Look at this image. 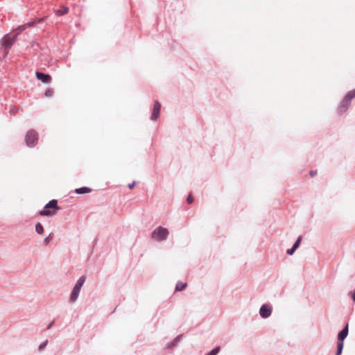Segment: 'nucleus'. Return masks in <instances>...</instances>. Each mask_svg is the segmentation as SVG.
Instances as JSON below:
<instances>
[{
	"instance_id": "1a4fd4ad",
	"label": "nucleus",
	"mask_w": 355,
	"mask_h": 355,
	"mask_svg": "<svg viewBox=\"0 0 355 355\" xmlns=\"http://www.w3.org/2000/svg\"><path fill=\"white\" fill-rule=\"evenodd\" d=\"M348 334V326L347 325L344 329H343L338 335L339 342H343Z\"/></svg>"
},
{
	"instance_id": "0eeeda50",
	"label": "nucleus",
	"mask_w": 355,
	"mask_h": 355,
	"mask_svg": "<svg viewBox=\"0 0 355 355\" xmlns=\"http://www.w3.org/2000/svg\"><path fill=\"white\" fill-rule=\"evenodd\" d=\"M161 109V105L159 102L155 101L153 106V113L151 115V119L155 121L159 116Z\"/></svg>"
},
{
	"instance_id": "f3484780",
	"label": "nucleus",
	"mask_w": 355,
	"mask_h": 355,
	"mask_svg": "<svg viewBox=\"0 0 355 355\" xmlns=\"http://www.w3.org/2000/svg\"><path fill=\"white\" fill-rule=\"evenodd\" d=\"M52 236H53V234H52V233H51V234H50L47 237H46V238L44 239L43 243H44V245H47L49 243V242H50V241H51V239H52Z\"/></svg>"
},
{
	"instance_id": "423d86ee",
	"label": "nucleus",
	"mask_w": 355,
	"mask_h": 355,
	"mask_svg": "<svg viewBox=\"0 0 355 355\" xmlns=\"http://www.w3.org/2000/svg\"><path fill=\"white\" fill-rule=\"evenodd\" d=\"M37 141V135L34 130H30L27 132L26 136V144L28 146H34Z\"/></svg>"
},
{
	"instance_id": "393cba45",
	"label": "nucleus",
	"mask_w": 355,
	"mask_h": 355,
	"mask_svg": "<svg viewBox=\"0 0 355 355\" xmlns=\"http://www.w3.org/2000/svg\"><path fill=\"white\" fill-rule=\"evenodd\" d=\"M311 176H313V175H314V173L311 172Z\"/></svg>"
},
{
	"instance_id": "4be33fe9",
	"label": "nucleus",
	"mask_w": 355,
	"mask_h": 355,
	"mask_svg": "<svg viewBox=\"0 0 355 355\" xmlns=\"http://www.w3.org/2000/svg\"><path fill=\"white\" fill-rule=\"evenodd\" d=\"M178 339V338H177L171 344L168 345L167 347L170 348V347H172L173 346H174L176 344Z\"/></svg>"
},
{
	"instance_id": "6ab92c4d",
	"label": "nucleus",
	"mask_w": 355,
	"mask_h": 355,
	"mask_svg": "<svg viewBox=\"0 0 355 355\" xmlns=\"http://www.w3.org/2000/svg\"><path fill=\"white\" fill-rule=\"evenodd\" d=\"M53 93V91L52 89H48L45 92V96L47 97H51V96H52Z\"/></svg>"
},
{
	"instance_id": "6e6552de",
	"label": "nucleus",
	"mask_w": 355,
	"mask_h": 355,
	"mask_svg": "<svg viewBox=\"0 0 355 355\" xmlns=\"http://www.w3.org/2000/svg\"><path fill=\"white\" fill-rule=\"evenodd\" d=\"M36 76L38 79L41 80L44 83H48L51 80V76L42 73L37 72Z\"/></svg>"
},
{
	"instance_id": "39448f33",
	"label": "nucleus",
	"mask_w": 355,
	"mask_h": 355,
	"mask_svg": "<svg viewBox=\"0 0 355 355\" xmlns=\"http://www.w3.org/2000/svg\"><path fill=\"white\" fill-rule=\"evenodd\" d=\"M272 306L268 304H263L259 309V314L262 318H268L271 315Z\"/></svg>"
},
{
	"instance_id": "f03ea898",
	"label": "nucleus",
	"mask_w": 355,
	"mask_h": 355,
	"mask_svg": "<svg viewBox=\"0 0 355 355\" xmlns=\"http://www.w3.org/2000/svg\"><path fill=\"white\" fill-rule=\"evenodd\" d=\"M85 281V276H81L78 279V281L76 282V283L71 291V293L70 295V299H69L70 302L73 303L77 300L79 293H80V289H81L83 285L84 284Z\"/></svg>"
},
{
	"instance_id": "4468645a",
	"label": "nucleus",
	"mask_w": 355,
	"mask_h": 355,
	"mask_svg": "<svg viewBox=\"0 0 355 355\" xmlns=\"http://www.w3.org/2000/svg\"><path fill=\"white\" fill-rule=\"evenodd\" d=\"M185 287H186V284L182 283V282H178V283L176 284L175 290H176V291H182V290H183Z\"/></svg>"
},
{
	"instance_id": "7ed1b4c3",
	"label": "nucleus",
	"mask_w": 355,
	"mask_h": 355,
	"mask_svg": "<svg viewBox=\"0 0 355 355\" xmlns=\"http://www.w3.org/2000/svg\"><path fill=\"white\" fill-rule=\"evenodd\" d=\"M354 97H355V89L354 90L349 92L346 95V96L345 97L343 101H342V103L338 108L340 113H343L346 111V110L348 108V107L350 104L351 100L352 98H354Z\"/></svg>"
},
{
	"instance_id": "20e7f679",
	"label": "nucleus",
	"mask_w": 355,
	"mask_h": 355,
	"mask_svg": "<svg viewBox=\"0 0 355 355\" xmlns=\"http://www.w3.org/2000/svg\"><path fill=\"white\" fill-rule=\"evenodd\" d=\"M49 209H58V207L57 206V201L55 200H51L49 203H47L44 209L41 211L40 212V214L41 216H53L55 214V211H50Z\"/></svg>"
},
{
	"instance_id": "f8f14e48",
	"label": "nucleus",
	"mask_w": 355,
	"mask_h": 355,
	"mask_svg": "<svg viewBox=\"0 0 355 355\" xmlns=\"http://www.w3.org/2000/svg\"><path fill=\"white\" fill-rule=\"evenodd\" d=\"M35 231L39 234H42L43 233L44 228L41 223H38L35 225Z\"/></svg>"
},
{
	"instance_id": "412c9836",
	"label": "nucleus",
	"mask_w": 355,
	"mask_h": 355,
	"mask_svg": "<svg viewBox=\"0 0 355 355\" xmlns=\"http://www.w3.org/2000/svg\"><path fill=\"white\" fill-rule=\"evenodd\" d=\"M187 201L188 203L191 204V203L193 202V198H192L191 196H188V198L187 199Z\"/></svg>"
},
{
	"instance_id": "ddd939ff",
	"label": "nucleus",
	"mask_w": 355,
	"mask_h": 355,
	"mask_svg": "<svg viewBox=\"0 0 355 355\" xmlns=\"http://www.w3.org/2000/svg\"><path fill=\"white\" fill-rule=\"evenodd\" d=\"M68 8L63 6L61 9L56 10V15H62L68 12Z\"/></svg>"
},
{
	"instance_id": "9d476101",
	"label": "nucleus",
	"mask_w": 355,
	"mask_h": 355,
	"mask_svg": "<svg viewBox=\"0 0 355 355\" xmlns=\"http://www.w3.org/2000/svg\"><path fill=\"white\" fill-rule=\"evenodd\" d=\"M15 37H5L3 38V45L6 47L10 46L15 42Z\"/></svg>"
},
{
	"instance_id": "aec40b11",
	"label": "nucleus",
	"mask_w": 355,
	"mask_h": 355,
	"mask_svg": "<svg viewBox=\"0 0 355 355\" xmlns=\"http://www.w3.org/2000/svg\"><path fill=\"white\" fill-rule=\"evenodd\" d=\"M295 250H295V249H294V248L293 247V248H291V249H288V250H287V251H286V252H287V254H293V252H294Z\"/></svg>"
},
{
	"instance_id": "9b49d317",
	"label": "nucleus",
	"mask_w": 355,
	"mask_h": 355,
	"mask_svg": "<svg viewBox=\"0 0 355 355\" xmlns=\"http://www.w3.org/2000/svg\"><path fill=\"white\" fill-rule=\"evenodd\" d=\"M91 189L88 187H81L76 190V192L79 194L87 193H89Z\"/></svg>"
},
{
	"instance_id": "b1692460",
	"label": "nucleus",
	"mask_w": 355,
	"mask_h": 355,
	"mask_svg": "<svg viewBox=\"0 0 355 355\" xmlns=\"http://www.w3.org/2000/svg\"><path fill=\"white\" fill-rule=\"evenodd\" d=\"M45 345H46V343H42V345H40V347H39L40 349H41L42 347H44L45 346Z\"/></svg>"
},
{
	"instance_id": "dca6fc26",
	"label": "nucleus",
	"mask_w": 355,
	"mask_h": 355,
	"mask_svg": "<svg viewBox=\"0 0 355 355\" xmlns=\"http://www.w3.org/2000/svg\"><path fill=\"white\" fill-rule=\"evenodd\" d=\"M343 348V342H339L338 343V349H337L336 355H340L341 354Z\"/></svg>"
},
{
	"instance_id": "2eb2a0df",
	"label": "nucleus",
	"mask_w": 355,
	"mask_h": 355,
	"mask_svg": "<svg viewBox=\"0 0 355 355\" xmlns=\"http://www.w3.org/2000/svg\"><path fill=\"white\" fill-rule=\"evenodd\" d=\"M220 349V347H216L214 349H213L211 352H209L208 354H207L206 355H217L218 353L219 352Z\"/></svg>"
},
{
	"instance_id": "a211bd4d",
	"label": "nucleus",
	"mask_w": 355,
	"mask_h": 355,
	"mask_svg": "<svg viewBox=\"0 0 355 355\" xmlns=\"http://www.w3.org/2000/svg\"><path fill=\"white\" fill-rule=\"evenodd\" d=\"M301 240H302V237L301 236L298 237L297 240L296 241V242L294 243V245L293 246L294 248V249L296 250L299 247Z\"/></svg>"
},
{
	"instance_id": "f257e3e1",
	"label": "nucleus",
	"mask_w": 355,
	"mask_h": 355,
	"mask_svg": "<svg viewBox=\"0 0 355 355\" xmlns=\"http://www.w3.org/2000/svg\"><path fill=\"white\" fill-rule=\"evenodd\" d=\"M169 232L162 226L156 227L151 234V238L156 241H164L167 239Z\"/></svg>"
},
{
	"instance_id": "5701e85b",
	"label": "nucleus",
	"mask_w": 355,
	"mask_h": 355,
	"mask_svg": "<svg viewBox=\"0 0 355 355\" xmlns=\"http://www.w3.org/2000/svg\"><path fill=\"white\" fill-rule=\"evenodd\" d=\"M135 182H133V183H132V184H130L128 185L129 189H133V188H134V187H135Z\"/></svg>"
}]
</instances>
